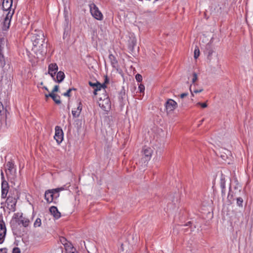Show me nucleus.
I'll list each match as a JSON object with an SVG mask.
<instances>
[{
  "instance_id": "f257e3e1",
  "label": "nucleus",
  "mask_w": 253,
  "mask_h": 253,
  "mask_svg": "<svg viewBox=\"0 0 253 253\" xmlns=\"http://www.w3.org/2000/svg\"><path fill=\"white\" fill-rule=\"evenodd\" d=\"M30 35L33 45L32 50L42 52L45 44V38L43 32L38 29L33 30Z\"/></svg>"
},
{
  "instance_id": "f03ea898",
  "label": "nucleus",
  "mask_w": 253,
  "mask_h": 253,
  "mask_svg": "<svg viewBox=\"0 0 253 253\" xmlns=\"http://www.w3.org/2000/svg\"><path fill=\"white\" fill-rule=\"evenodd\" d=\"M5 172L8 180L13 183L14 185H16L18 181L16 175V169L13 162L8 161L6 164Z\"/></svg>"
},
{
  "instance_id": "7ed1b4c3",
  "label": "nucleus",
  "mask_w": 253,
  "mask_h": 253,
  "mask_svg": "<svg viewBox=\"0 0 253 253\" xmlns=\"http://www.w3.org/2000/svg\"><path fill=\"white\" fill-rule=\"evenodd\" d=\"M63 189V188H58L46 190L44 194L45 200L49 203L53 202L59 197V192Z\"/></svg>"
},
{
  "instance_id": "20e7f679",
  "label": "nucleus",
  "mask_w": 253,
  "mask_h": 253,
  "mask_svg": "<svg viewBox=\"0 0 253 253\" xmlns=\"http://www.w3.org/2000/svg\"><path fill=\"white\" fill-rule=\"evenodd\" d=\"M99 105L105 111H108L110 110L111 103L107 94H105L103 97H100Z\"/></svg>"
},
{
  "instance_id": "39448f33",
  "label": "nucleus",
  "mask_w": 253,
  "mask_h": 253,
  "mask_svg": "<svg viewBox=\"0 0 253 253\" xmlns=\"http://www.w3.org/2000/svg\"><path fill=\"white\" fill-rule=\"evenodd\" d=\"M14 13V9H13L12 12L8 11L6 16L5 17L2 23V30L3 31L7 30L10 26L11 19Z\"/></svg>"
},
{
  "instance_id": "423d86ee",
  "label": "nucleus",
  "mask_w": 253,
  "mask_h": 253,
  "mask_svg": "<svg viewBox=\"0 0 253 253\" xmlns=\"http://www.w3.org/2000/svg\"><path fill=\"white\" fill-rule=\"evenodd\" d=\"M90 11L92 16L98 20H102L103 19V15L99 11L96 5L92 3L90 5Z\"/></svg>"
},
{
  "instance_id": "0eeeda50",
  "label": "nucleus",
  "mask_w": 253,
  "mask_h": 253,
  "mask_svg": "<svg viewBox=\"0 0 253 253\" xmlns=\"http://www.w3.org/2000/svg\"><path fill=\"white\" fill-rule=\"evenodd\" d=\"M6 203L7 208L11 211H16V205L17 203V199L15 197L9 195L7 198Z\"/></svg>"
},
{
  "instance_id": "6e6552de",
  "label": "nucleus",
  "mask_w": 253,
  "mask_h": 253,
  "mask_svg": "<svg viewBox=\"0 0 253 253\" xmlns=\"http://www.w3.org/2000/svg\"><path fill=\"white\" fill-rule=\"evenodd\" d=\"M63 132L59 126H56L55 127L54 139L56 140L58 144H60L63 140Z\"/></svg>"
},
{
  "instance_id": "1a4fd4ad",
  "label": "nucleus",
  "mask_w": 253,
  "mask_h": 253,
  "mask_svg": "<svg viewBox=\"0 0 253 253\" xmlns=\"http://www.w3.org/2000/svg\"><path fill=\"white\" fill-rule=\"evenodd\" d=\"M6 229L2 217H0V244L3 242L6 235Z\"/></svg>"
},
{
  "instance_id": "9d476101",
  "label": "nucleus",
  "mask_w": 253,
  "mask_h": 253,
  "mask_svg": "<svg viewBox=\"0 0 253 253\" xmlns=\"http://www.w3.org/2000/svg\"><path fill=\"white\" fill-rule=\"evenodd\" d=\"M165 107L167 112L173 111L177 107V103L171 99H169L165 103Z\"/></svg>"
},
{
  "instance_id": "9b49d317",
  "label": "nucleus",
  "mask_w": 253,
  "mask_h": 253,
  "mask_svg": "<svg viewBox=\"0 0 253 253\" xmlns=\"http://www.w3.org/2000/svg\"><path fill=\"white\" fill-rule=\"evenodd\" d=\"M13 0H3L2 8L4 11H11Z\"/></svg>"
},
{
  "instance_id": "f8f14e48",
  "label": "nucleus",
  "mask_w": 253,
  "mask_h": 253,
  "mask_svg": "<svg viewBox=\"0 0 253 253\" xmlns=\"http://www.w3.org/2000/svg\"><path fill=\"white\" fill-rule=\"evenodd\" d=\"M213 52V50L211 44H207L204 50V53L207 55V58L209 61L211 60V56Z\"/></svg>"
},
{
  "instance_id": "ddd939ff",
  "label": "nucleus",
  "mask_w": 253,
  "mask_h": 253,
  "mask_svg": "<svg viewBox=\"0 0 253 253\" xmlns=\"http://www.w3.org/2000/svg\"><path fill=\"white\" fill-rule=\"evenodd\" d=\"M16 222L18 225L22 224L24 227H26L28 226L30 221L28 218L21 215L20 217L16 220Z\"/></svg>"
},
{
  "instance_id": "4468645a",
  "label": "nucleus",
  "mask_w": 253,
  "mask_h": 253,
  "mask_svg": "<svg viewBox=\"0 0 253 253\" xmlns=\"http://www.w3.org/2000/svg\"><path fill=\"white\" fill-rule=\"evenodd\" d=\"M142 153L144 155V159H145V161H148L150 159L152 153V150L149 147L143 148Z\"/></svg>"
},
{
  "instance_id": "2eb2a0df",
  "label": "nucleus",
  "mask_w": 253,
  "mask_h": 253,
  "mask_svg": "<svg viewBox=\"0 0 253 253\" xmlns=\"http://www.w3.org/2000/svg\"><path fill=\"white\" fill-rule=\"evenodd\" d=\"M49 211L52 215H53V216L56 219H58L61 216V213L58 211L57 208L55 206H52L49 209Z\"/></svg>"
},
{
  "instance_id": "dca6fc26",
  "label": "nucleus",
  "mask_w": 253,
  "mask_h": 253,
  "mask_svg": "<svg viewBox=\"0 0 253 253\" xmlns=\"http://www.w3.org/2000/svg\"><path fill=\"white\" fill-rule=\"evenodd\" d=\"M97 85L95 86L93 92L95 95L97 94V92L98 91H101L102 89L103 92H105V88H106V85H105V84H101L99 82H97Z\"/></svg>"
},
{
  "instance_id": "f3484780",
  "label": "nucleus",
  "mask_w": 253,
  "mask_h": 253,
  "mask_svg": "<svg viewBox=\"0 0 253 253\" xmlns=\"http://www.w3.org/2000/svg\"><path fill=\"white\" fill-rule=\"evenodd\" d=\"M82 111V104L81 103H79L78 104V106L77 107V108L76 110H73L72 111V113L73 115V117L74 118H77L78 117L81 113V112Z\"/></svg>"
},
{
  "instance_id": "a211bd4d",
  "label": "nucleus",
  "mask_w": 253,
  "mask_h": 253,
  "mask_svg": "<svg viewBox=\"0 0 253 253\" xmlns=\"http://www.w3.org/2000/svg\"><path fill=\"white\" fill-rule=\"evenodd\" d=\"M109 59L111 62V65L113 68H117L118 67V61L116 57L112 54L109 55Z\"/></svg>"
},
{
  "instance_id": "6ab92c4d",
  "label": "nucleus",
  "mask_w": 253,
  "mask_h": 253,
  "mask_svg": "<svg viewBox=\"0 0 253 253\" xmlns=\"http://www.w3.org/2000/svg\"><path fill=\"white\" fill-rule=\"evenodd\" d=\"M58 69V67L56 63H51L48 65V72H54V74H55Z\"/></svg>"
},
{
  "instance_id": "aec40b11",
  "label": "nucleus",
  "mask_w": 253,
  "mask_h": 253,
  "mask_svg": "<svg viewBox=\"0 0 253 253\" xmlns=\"http://www.w3.org/2000/svg\"><path fill=\"white\" fill-rule=\"evenodd\" d=\"M65 78V74L63 72L59 71L57 72L56 78V81L58 83L62 82Z\"/></svg>"
},
{
  "instance_id": "412c9836",
  "label": "nucleus",
  "mask_w": 253,
  "mask_h": 253,
  "mask_svg": "<svg viewBox=\"0 0 253 253\" xmlns=\"http://www.w3.org/2000/svg\"><path fill=\"white\" fill-rule=\"evenodd\" d=\"M49 95L50 97L52 98V99L53 100V101L57 104H59L61 103V101L60 100V96L55 94L54 93H53V92H51L49 93Z\"/></svg>"
},
{
  "instance_id": "4be33fe9",
  "label": "nucleus",
  "mask_w": 253,
  "mask_h": 253,
  "mask_svg": "<svg viewBox=\"0 0 253 253\" xmlns=\"http://www.w3.org/2000/svg\"><path fill=\"white\" fill-rule=\"evenodd\" d=\"M136 41L134 38L131 39L128 42V48L131 50L133 51L134 47L136 45Z\"/></svg>"
},
{
  "instance_id": "5701e85b",
  "label": "nucleus",
  "mask_w": 253,
  "mask_h": 253,
  "mask_svg": "<svg viewBox=\"0 0 253 253\" xmlns=\"http://www.w3.org/2000/svg\"><path fill=\"white\" fill-rule=\"evenodd\" d=\"M220 187L224 190L225 189V180L224 176L222 174L220 178Z\"/></svg>"
},
{
  "instance_id": "b1692460",
  "label": "nucleus",
  "mask_w": 253,
  "mask_h": 253,
  "mask_svg": "<svg viewBox=\"0 0 253 253\" xmlns=\"http://www.w3.org/2000/svg\"><path fill=\"white\" fill-rule=\"evenodd\" d=\"M125 97V90L124 89L122 90L119 94V99L120 101H123Z\"/></svg>"
},
{
  "instance_id": "393cba45",
  "label": "nucleus",
  "mask_w": 253,
  "mask_h": 253,
  "mask_svg": "<svg viewBox=\"0 0 253 253\" xmlns=\"http://www.w3.org/2000/svg\"><path fill=\"white\" fill-rule=\"evenodd\" d=\"M5 65L4 56L2 53H0V66L3 67Z\"/></svg>"
},
{
  "instance_id": "a878e982",
  "label": "nucleus",
  "mask_w": 253,
  "mask_h": 253,
  "mask_svg": "<svg viewBox=\"0 0 253 253\" xmlns=\"http://www.w3.org/2000/svg\"><path fill=\"white\" fill-rule=\"evenodd\" d=\"M8 189V184L5 180H3L1 182V189Z\"/></svg>"
},
{
  "instance_id": "bb28decb",
  "label": "nucleus",
  "mask_w": 253,
  "mask_h": 253,
  "mask_svg": "<svg viewBox=\"0 0 253 253\" xmlns=\"http://www.w3.org/2000/svg\"><path fill=\"white\" fill-rule=\"evenodd\" d=\"M41 225V219L39 218L36 219L34 222V226L35 227H40Z\"/></svg>"
},
{
  "instance_id": "cd10ccee",
  "label": "nucleus",
  "mask_w": 253,
  "mask_h": 253,
  "mask_svg": "<svg viewBox=\"0 0 253 253\" xmlns=\"http://www.w3.org/2000/svg\"><path fill=\"white\" fill-rule=\"evenodd\" d=\"M243 200L242 198L239 197L237 198V204L238 206L243 207Z\"/></svg>"
},
{
  "instance_id": "c85d7f7f",
  "label": "nucleus",
  "mask_w": 253,
  "mask_h": 253,
  "mask_svg": "<svg viewBox=\"0 0 253 253\" xmlns=\"http://www.w3.org/2000/svg\"><path fill=\"white\" fill-rule=\"evenodd\" d=\"M8 189H1V198H5L8 193Z\"/></svg>"
},
{
  "instance_id": "c756f323",
  "label": "nucleus",
  "mask_w": 253,
  "mask_h": 253,
  "mask_svg": "<svg viewBox=\"0 0 253 253\" xmlns=\"http://www.w3.org/2000/svg\"><path fill=\"white\" fill-rule=\"evenodd\" d=\"M4 39L3 38L0 39V53H2V50L3 48Z\"/></svg>"
},
{
  "instance_id": "7c9ffc66",
  "label": "nucleus",
  "mask_w": 253,
  "mask_h": 253,
  "mask_svg": "<svg viewBox=\"0 0 253 253\" xmlns=\"http://www.w3.org/2000/svg\"><path fill=\"white\" fill-rule=\"evenodd\" d=\"M200 55V50L198 47H196L194 50V58L197 59Z\"/></svg>"
},
{
  "instance_id": "2f4dec72",
  "label": "nucleus",
  "mask_w": 253,
  "mask_h": 253,
  "mask_svg": "<svg viewBox=\"0 0 253 253\" xmlns=\"http://www.w3.org/2000/svg\"><path fill=\"white\" fill-rule=\"evenodd\" d=\"M198 79L197 74L194 72L193 74V78H192V84H194V85H195V82Z\"/></svg>"
},
{
  "instance_id": "473e14b6",
  "label": "nucleus",
  "mask_w": 253,
  "mask_h": 253,
  "mask_svg": "<svg viewBox=\"0 0 253 253\" xmlns=\"http://www.w3.org/2000/svg\"><path fill=\"white\" fill-rule=\"evenodd\" d=\"M135 79L138 82H141L142 81V77L139 74H137L135 75Z\"/></svg>"
},
{
  "instance_id": "72a5a7b5",
  "label": "nucleus",
  "mask_w": 253,
  "mask_h": 253,
  "mask_svg": "<svg viewBox=\"0 0 253 253\" xmlns=\"http://www.w3.org/2000/svg\"><path fill=\"white\" fill-rule=\"evenodd\" d=\"M138 89L140 91V92H144L145 90V86L142 84H140L138 86Z\"/></svg>"
},
{
  "instance_id": "f704fd0d",
  "label": "nucleus",
  "mask_w": 253,
  "mask_h": 253,
  "mask_svg": "<svg viewBox=\"0 0 253 253\" xmlns=\"http://www.w3.org/2000/svg\"><path fill=\"white\" fill-rule=\"evenodd\" d=\"M197 106H200L203 108H206L207 107V104L206 103H201V102H198L196 104Z\"/></svg>"
},
{
  "instance_id": "c9c22d12",
  "label": "nucleus",
  "mask_w": 253,
  "mask_h": 253,
  "mask_svg": "<svg viewBox=\"0 0 253 253\" xmlns=\"http://www.w3.org/2000/svg\"><path fill=\"white\" fill-rule=\"evenodd\" d=\"M97 82L98 81H96L95 83H92L91 82H89V84L90 86L92 87L94 89L95 88V86L97 85Z\"/></svg>"
},
{
  "instance_id": "e433bc0d",
  "label": "nucleus",
  "mask_w": 253,
  "mask_h": 253,
  "mask_svg": "<svg viewBox=\"0 0 253 253\" xmlns=\"http://www.w3.org/2000/svg\"><path fill=\"white\" fill-rule=\"evenodd\" d=\"M21 251L19 248L18 247H15L13 248L12 251V253H20Z\"/></svg>"
},
{
  "instance_id": "4c0bfd02",
  "label": "nucleus",
  "mask_w": 253,
  "mask_h": 253,
  "mask_svg": "<svg viewBox=\"0 0 253 253\" xmlns=\"http://www.w3.org/2000/svg\"><path fill=\"white\" fill-rule=\"evenodd\" d=\"M71 91V89H68L66 92L64 93L63 95L65 96H70V92Z\"/></svg>"
},
{
  "instance_id": "58836bf2",
  "label": "nucleus",
  "mask_w": 253,
  "mask_h": 253,
  "mask_svg": "<svg viewBox=\"0 0 253 253\" xmlns=\"http://www.w3.org/2000/svg\"><path fill=\"white\" fill-rule=\"evenodd\" d=\"M58 89H59V86L57 85H56L54 86L51 92H53V93H54V92H57L58 91Z\"/></svg>"
},
{
  "instance_id": "ea45409f",
  "label": "nucleus",
  "mask_w": 253,
  "mask_h": 253,
  "mask_svg": "<svg viewBox=\"0 0 253 253\" xmlns=\"http://www.w3.org/2000/svg\"><path fill=\"white\" fill-rule=\"evenodd\" d=\"M60 241L62 243V244H63L64 245H65L66 244L67 240H66V239L65 238L62 237L60 239Z\"/></svg>"
},
{
  "instance_id": "a19ab883",
  "label": "nucleus",
  "mask_w": 253,
  "mask_h": 253,
  "mask_svg": "<svg viewBox=\"0 0 253 253\" xmlns=\"http://www.w3.org/2000/svg\"><path fill=\"white\" fill-rule=\"evenodd\" d=\"M66 253H78L75 249L72 248L71 251L67 252Z\"/></svg>"
},
{
  "instance_id": "79ce46f5",
  "label": "nucleus",
  "mask_w": 253,
  "mask_h": 253,
  "mask_svg": "<svg viewBox=\"0 0 253 253\" xmlns=\"http://www.w3.org/2000/svg\"><path fill=\"white\" fill-rule=\"evenodd\" d=\"M188 95V93L187 92L183 93L180 94V97L181 98H183L184 97L187 96Z\"/></svg>"
},
{
  "instance_id": "37998d69",
  "label": "nucleus",
  "mask_w": 253,
  "mask_h": 253,
  "mask_svg": "<svg viewBox=\"0 0 253 253\" xmlns=\"http://www.w3.org/2000/svg\"><path fill=\"white\" fill-rule=\"evenodd\" d=\"M203 90V88H201L200 89H194L193 90V92H194L195 93H197L202 92Z\"/></svg>"
},
{
  "instance_id": "c03bdc74",
  "label": "nucleus",
  "mask_w": 253,
  "mask_h": 253,
  "mask_svg": "<svg viewBox=\"0 0 253 253\" xmlns=\"http://www.w3.org/2000/svg\"><path fill=\"white\" fill-rule=\"evenodd\" d=\"M48 74L51 76V77L53 78V79L56 81V78H55L54 76L55 74H54V72H48Z\"/></svg>"
},
{
  "instance_id": "a18cd8bd",
  "label": "nucleus",
  "mask_w": 253,
  "mask_h": 253,
  "mask_svg": "<svg viewBox=\"0 0 253 253\" xmlns=\"http://www.w3.org/2000/svg\"><path fill=\"white\" fill-rule=\"evenodd\" d=\"M0 175H1V178L2 181L5 180L4 177V173L2 170H1Z\"/></svg>"
},
{
  "instance_id": "49530a36",
  "label": "nucleus",
  "mask_w": 253,
  "mask_h": 253,
  "mask_svg": "<svg viewBox=\"0 0 253 253\" xmlns=\"http://www.w3.org/2000/svg\"><path fill=\"white\" fill-rule=\"evenodd\" d=\"M0 253H6V249L5 248L0 249Z\"/></svg>"
},
{
  "instance_id": "de8ad7c7",
  "label": "nucleus",
  "mask_w": 253,
  "mask_h": 253,
  "mask_svg": "<svg viewBox=\"0 0 253 253\" xmlns=\"http://www.w3.org/2000/svg\"><path fill=\"white\" fill-rule=\"evenodd\" d=\"M109 83V79H108L107 77L106 76L105 79L104 83L103 84H105L106 85V84H108Z\"/></svg>"
},
{
  "instance_id": "09e8293b",
  "label": "nucleus",
  "mask_w": 253,
  "mask_h": 253,
  "mask_svg": "<svg viewBox=\"0 0 253 253\" xmlns=\"http://www.w3.org/2000/svg\"><path fill=\"white\" fill-rule=\"evenodd\" d=\"M191 224H192L191 222L189 221L186 224L183 225V226H190Z\"/></svg>"
},
{
  "instance_id": "8fccbe9b",
  "label": "nucleus",
  "mask_w": 253,
  "mask_h": 253,
  "mask_svg": "<svg viewBox=\"0 0 253 253\" xmlns=\"http://www.w3.org/2000/svg\"><path fill=\"white\" fill-rule=\"evenodd\" d=\"M232 197H233V196L232 195H230V192H229V194H228V197H227L229 201H231V199L232 198Z\"/></svg>"
},
{
  "instance_id": "3c124183",
  "label": "nucleus",
  "mask_w": 253,
  "mask_h": 253,
  "mask_svg": "<svg viewBox=\"0 0 253 253\" xmlns=\"http://www.w3.org/2000/svg\"><path fill=\"white\" fill-rule=\"evenodd\" d=\"M225 189H224V190H223V189H221V193H222V196H224L225 195Z\"/></svg>"
},
{
  "instance_id": "603ef678",
  "label": "nucleus",
  "mask_w": 253,
  "mask_h": 253,
  "mask_svg": "<svg viewBox=\"0 0 253 253\" xmlns=\"http://www.w3.org/2000/svg\"><path fill=\"white\" fill-rule=\"evenodd\" d=\"M45 97L46 99H47L49 97H50V96L49 95V94H45Z\"/></svg>"
},
{
  "instance_id": "864d4df0",
  "label": "nucleus",
  "mask_w": 253,
  "mask_h": 253,
  "mask_svg": "<svg viewBox=\"0 0 253 253\" xmlns=\"http://www.w3.org/2000/svg\"><path fill=\"white\" fill-rule=\"evenodd\" d=\"M69 89H71V91L76 90V89L75 88H69Z\"/></svg>"
},
{
  "instance_id": "5fc2aeb1",
  "label": "nucleus",
  "mask_w": 253,
  "mask_h": 253,
  "mask_svg": "<svg viewBox=\"0 0 253 253\" xmlns=\"http://www.w3.org/2000/svg\"><path fill=\"white\" fill-rule=\"evenodd\" d=\"M43 88H44L45 90H46L47 91H48V88L46 86H44Z\"/></svg>"
},
{
  "instance_id": "6e6d98bb",
  "label": "nucleus",
  "mask_w": 253,
  "mask_h": 253,
  "mask_svg": "<svg viewBox=\"0 0 253 253\" xmlns=\"http://www.w3.org/2000/svg\"><path fill=\"white\" fill-rule=\"evenodd\" d=\"M190 91H191V93H192V96H193V92H192V91L191 90V89H190Z\"/></svg>"
},
{
  "instance_id": "4d7b16f0",
  "label": "nucleus",
  "mask_w": 253,
  "mask_h": 253,
  "mask_svg": "<svg viewBox=\"0 0 253 253\" xmlns=\"http://www.w3.org/2000/svg\"><path fill=\"white\" fill-rule=\"evenodd\" d=\"M12 230H15V229H14V226H13H13H12Z\"/></svg>"
},
{
  "instance_id": "13d9d810",
  "label": "nucleus",
  "mask_w": 253,
  "mask_h": 253,
  "mask_svg": "<svg viewBox=\"0 0 253 253\" xmlns=\"http://www.w3.org/2000/svg\"><path fill=\"white\" fill-rule=\"evenodd\" d=\"M183 230H184V232L186 231V229H183Z\"/></svg>"
}]
</instances>
